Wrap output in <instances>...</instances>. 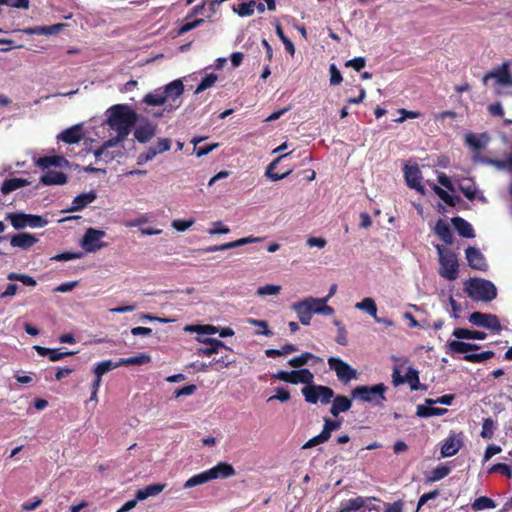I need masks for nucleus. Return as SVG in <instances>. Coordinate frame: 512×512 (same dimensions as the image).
<instances>
[{
	"instance_id": "nucleus-40",
	"label": "nucleus",
	"mask_w": 512,
	"mask_h": 512,
	"mask_svg": "<svg viewBox=\"0 0 512 512\" xmlns=\"http://www.w3.org/2000/svg\"><path fill=\"white\" fill-rule=\"evenodd\" d=\"M355 308L365 311L373 318H376L377 306L375 301L370 297H366L361 302H358L355 305Z\"/></svg>"
},
{
	"instance_id": "nucleus-49",
	"label": "nucleus",
	"mask_w": 512,
	"mask_h": 512,
	"mask_svg": "<svg viewBox=\"0 0 512 512\" xmlns=\"http://www.w3.org/2000/svg\"><path fill=\"white\" fill-rule=\"evenodd\" d=\"M217 79H218V77L214 73L205 75V77H203L201 82L198 84V86L195 90V94H199L202 91L212 87L215 84V82L217 81Z\"/></svg>"
},
{
	"instance_id": "nucleus-28",
	"label": "nucleus",
	"mask_w": 512,
	"mask_h": 512,
	"mask_svg": "<svg viewBox=\"0 0 512 512\" xmlns=\"http://www.w3.org/2000/svg\"><path fill=\"white\" fill-rule=\"evenodd\" d=\"M452 335L457 339H475V340H484L486 338V333L478 330H469L466 328H455Z\"/></svg>"
},
{
	"instance_id": "nucleus-5",
	"label": "nucleus",
	"mask_w": 512,
	"mask_h": 512,
	"mask_svg": "<svg viewBox=\"0 0 512 512\" xmlns=\"http://www.w3.org/2000/svg\"><path fill=\"white\" fill-rule=\"evenodd\" d=\"M387 387L383 383L374 386H357L352 392V398L359 399L363 402L375 403L376 405L382 404L386 401L385 392Z\"/></svg>"
},
{
	"instance_id": "nucleus-48",
	"label": "nucleus",
	"mask_w": 512,
	"mask_h": 512,
	"mask_svg": "<svg viewBox=\"0 0 512 512\" xmlns=\"http://www.w3.org/2000/svg\"><path fill=\"white\" fill-rule=\"evenodd\" d=\"M247 323L259 327L260 330L256 332L257 335H264L268 337L273 335V332L269 329L268 323L265 320L249 318L247 319Z\"/></svg>"
},
{
	"instance_id": "nucleus-32",
	"label": "nucleus",
	"mask_w": 512,
	"mask_h": 512,
	"mask_svg": "<svg viewBox=\"0 0 512 512\" xmlns=\"http://www.w3.org/2000/svg\"><path fill=\"white\" fill-rule=\"evenodd\" d=\"M154 135L155 127L152 125L139 126L134 131V136L140 143L148 142Z\"/></svg>"
},
{
	"instance_id": "nucleus-34",
	"label": "nucleus",
	"mask_w": 512,
	"mask_h": 512,
	"mask_svg": "<svg viewBox=\"0 0 512 512\" xmlns=\"http://www.w3.org/2000/svg\"><path fill=\"white\" fill-rule=\"evenodd\" d=\"M446 412H447L446 408L418 405L416 415L418 417L427 418V417H432V416H442Z\"/></svg>"
},
{
	"instance_id": "nucleus-44",
	"label": "nucleus",
	"mask_w": 512,
	"mask_h": 512,
	"mask_svg": "<svg viewBox=\"0 0 512 512\" xmlns=\"http://www.w3.org/2000/svg\"><path fill=\"white\" fill-rule=\"evenodd\" d=\"M117 363H113L111 360H105L102 362L97 363V365L94 368V374L98 377H101L106 374L107 372L119 367Z\"/></svg>"
},
{
	"instance_id": "nucleus-64",
	"label": "nucleus",
	"mask_w": 512,
	"mask_h": 512,
	"mask_svg": "<svg viewBox=\"0 0 512 512\" xmlns=\"http://www.w3.org/2000/svg\"><path fill=\"white\" fill-rule=\"evenodd\" d=\"M290 397H291L290 392L287 389L279 387L276 389V394L274 396H271L268 398V402L273 401V400L287 402L290 400Z\"/></svg>"
},
{
	"instance_id": "nucleus-21",
	"label": "nucleus",
	"mask_w": 512,
	"mask_h": 512,
	"mask_svg": "<svg viewBox=\"0 0 512 512\" xmlns=\"http://www.w3.org/2000/svg\"><path fill=\"white\" fill-rule=\"evenodd\" d=\"M493 77L497 80L498 83L503 85H511L512 84V75L509 71V66L507 63H504L500 70L496 72H489L484 76V82L487 81L488 78Z\"/></svg>"
},
{
	"instance_id": "nucleus-15",
	"label": "nucleus",
	"mask_w": 512,
	"mask_h": 512,
	"mask_svg": "<svg viewBox=\"0 0 512 512\" xmlns=\"http://www.w3.org/2000/svg\"><path fill=\"white\" fill-rule=\"evenodd\" d=\"M162 91L165 93L166 100L171 99L173 103L178 102L175 105H170V110L180 105V101H178V99L184 91V85L180 79L172 81Z\"/></svg>"
},
{
	"instance_id": "nucleus-11",
	"label": "nucleus",
	"mask_w": 512,
	"mask_h": 512,
	"mask_svg": "<svg viewBox=\"0 0 512 512\" xmlns=\"http://www.w3.org/2000/svg\"><path fill=\"white\" fill-rule=\"evenodd\" d=\"M312 300H314L313 297H308L293 303L291 306V309L297 314L299 321L306 326L310 325L315 309V303Z\"/></svg>"
},
{
	"instance_id": "nucleus-7",
	"label": "nucleus",
	"mask_w": 512,
	"mask_h": 512,
	"mask_svg": "<svg viewBox=\"0 0 512 512\" xmlns=\"http://www.w3.org/2000/svg\"><path fill=\"white\" fill-rule=\"evenodd\" d=\"M272 378L291 384H312L314 375L308 369H299L291 372L281 370L274 374Z\"/></svg>"
},
{
	"instance_id": "nucleus-8",
	"label": "nucleus",
	"mask_w": 512,
	"mask_h": 512,
	"mask_svg": "<svg viewBox=\"0 0 512 512\" xmlns=\"http://www.w3.org/2000/svg\"><path fill=\"white\" fill-rule=\"evenodd\" d=\"M328 365L335 371L338 379L343 383H348L357 377V372L348 363L338 357H329Z\"/></svg>"
},
{
	"instance_id": "nucleus-31",
	"label": "nucleus",
	"mask_w": 512,
	"mask_h": 512,
	"mask_svg": "<svg viewBox=\"0 0 512 512\" xmlns=\"http://www.w3.org/2000/svg\"><path fill=\"white\" fill-rule=\"evenodd\" d=\"M151 361V357L149 354L140 353L136 356L121 358L118 361V365L120 366H131V365H144Z\"/></svg>"
},
{
	"instance_id": "nucleus-3",
	"label": "nucleus",
	"mask_w": 512,
	"mask_h": 512,
	"mask_svg": "<svg viewBox=\"0 0 512 512\" xmlns=\"http://www.w3.org/2000/svg\"><path fill=\"white\" fill-rule=\"evenodd\" d=\"M439 256V275L449 281H454L458 277L459 263L455 253L442 245H436Z\"/></svg>"
},
{
	"instance_id": "nucleus-43",
	"label": "nucleus",
	"mask_w": 512,
	"mask_h": 512,
	"mask_svg": "<svg viewBox=\"0 0 512 512\" xmlns=\"http://www.w3.org/2000/svg\"><path fill=\"white\" fill-rule=\"evenodd\" d=\"M496 507L495 502L486 496H481L475 499L472 504V509L475 511H481L485 509H493Z\"/></svg>"
},
{
	"instance_id": "nucleus-24",
	"label": "nucleus",
	"mask_w": 512,
	"mask_h": 512,
	"mask_svg": "<svg viewBox=\"0 0 512 512\" xmlns=\"http://www.w3.org/2000/svg\"><path fill=\"white\" fill-rule=\"evenodd\" d=\"M352 406V401L344 396V395H337L334 397V400L332 402V406L330 408V413L337 417L340 413L348 411Z\"/></svg>"
},
{
	"instance_id": "nucleus-1",
	"label": "nucleus",
	"mask_w": 512,
	"mask_h": 512,
	"mask_svg": "<svg viewBox=\"0 0 512 512\" xmlns=\"http://www.w3.org/2000/svg\"><path fill=\"white\" fill-rule=\"evenodd\" d=\"M109 111L107 123L111 129L120 133L121 136H128L136 122V113L129 106L123 104L114 105Z\"/></svg>"
},
{
	"instance_id": "nucleus-9",
	"label": "nucleus",
	"mask_w": 512,
	"mask_h": 512,
	"mask_svg": "<svg viewBox=\"0 0 512 512\" xmlns=\"http://www.w3.org/2000/svg\"><path fill=\"white\" fill-rule=\"evenodd\" d=\"M105 236V232L94 228H88L81 240V246L86 252H96L103 247H106V243L100 240Z\"/></svg>"
},
{
	"instance_id": "nucleus-13",
	"label": "nucleus",
	"mask_w": 512,
	"mask_h": 512,
	"mask_svg": "<svg viewBox=\"0 0 512 512\" xmlns=\"http://www.w3.org/2000/svg\"><path fill=\"white\" fill-rule=\"evenodd\" d=\"M404 177L408 187L424 194V186L421 184V171L417 166H406L404 169Z\"/></svg>"
},
{
	"instance_id": "nucleus-41",
	"label": "nucleus",
	"mask_w": 512,
	"mask_h": 512,
	"mask_svg": "<svg viewBox=\"0 0 512 512\" xmlns=\"http://www.w3.org/2000/svg\"><path fill=\"white\" fill-rule=\"evenodd\" d=\"M209 481H211V480H210V477H209L208 472L206 470V471H203V472H201L199 474H195L192 477H190L184 483V488H186V489L192 488V487H195V486L207 483Z\"/></svg>"
},
{
	"instance_id": "nucleus-57",
	"label": "nucleus",
	"mask_w": 512,
	"mask_h": 512,
	"mask_svg": "<svg viewBox=\"0 0 512 512\" xmlns=\"http://www.w3.org/2000/svg\"><path fill=\"white\" fill-rule=\"evenodd\" d=\"M203 22V19H195L193 21H188L187 19H185L182 22L181 26L179 27L178 35H183L189 32L190 30L200 26Z\"/></svg>"
},
{
	"instance_id": "nucleus-22",
	"label": "nucleus",
	"mask_w": 512,
	"mask_h": 512,
	"mask_svg": "<svg viewBox=\"0 0 512 512\" xmlns=\"http://www.w3.org/2000/svg\"><path fill=\"white\" fill-rule=\"evenodd\" d=\"M33 348L40 356H48L49 360L53 362L59 361L66 356L74 354L72 351L60 352V349H51L39 345H35Z\"/></svg>"
},
{
	"instance_id": "nucleus-42",
	"label": "nucleus",
	"mask_w": 512,
	"mask_h": 512,
	"mask_svg": "<svg viewBox=\"0 0 512 512\" xmlns=\"http://www.w3.org/2000/svg\"><path fill=\"white\" fill-rule=\"evenodd\" d=\"M307 386L302 389V394L305 401L311 404H316L319 401V385L306 384Z\"/></svg>"
},
{
	"instance_id": "nucleus-36",
	"label": "nucleus",
	"mask_w": 512,
	"mask_h": 512,
	"mask_svg": "<svg viewBox=\"0 0 512 512\" xmlns=\"http://www.w3.org/2000/svg\"><path fill=\"white\" fill-rule=\"evenodd\" d=\"M143 101L148 105L158 106L164 104L167 100L165 98V93H163L161 89H157L145 95Z\"/></svg>"
},
{
	"instance_id": "nucleus-61",
	"label": "nucleus",
	"mask_w": 512,
	"mask_h": 512,
	"mask_svg": "<svg viewBox=\"0 0 512 512\" xmlns=\"http://www.w3.org/2000/svg\"><path fill=\"white\" fill-rule=\"evenodd\" d=\"M489 472H491V473L499 472V473H501L502 475H504V476H506L508 478H512V468L509 465L504 464V463L494 464L489 469Z\"/></svg>"
},
{
	"instance_id": "nucleus-63",
	"label": "nucleus",
	"mask_w": 512,
	"mask_h": 512,
	"mask_svg": "<svg viewBox=\"0 0 512 512\" xmlns=\"http://www.w3.org/2000/svg\"><path fill=\"white\" fill-rule=\"evenodd\" d=\"M326 441H328V438L325 436V434L323 433V431H321L320 434L314 436L313 438L309 439L303 446L302 448L303 449H309V448H312L314 446H317L319 444H322V443H325Z\"/></svg>"
},
{
	"instance_id": "nucleus-26",
	"label": "nucleus",
	"mask_w": 512,
	"mask_h": 512,
	"mask_svg": "<svg viewBox=\"0 0 512 512\" xmlns=\"http://www.w3.org/2000/svg\"><path fill=\"white\" fill-rule=\"evenodd\" d=\"M165 486L164 483H155L139 489L136 492V500L143 501L148 497L156 496L164 490Z\"/></svg>"
},
{
	"instance_id": "nucleus-19",
	"label": "nucleus",
	"mask_w": 512,
	"mask_h": 512,
	"mask_svg": "<svg viewBox=\"0 0 512 512\" xmlns=\"http://www.w3.org/2000/svg\"><path fill=\"white\" fill-rule=\"evenodd\" d=\"M82 136V126L74 125L62 131L58 139L67 144H74L78 143L82 139Z\"/></svg>"
},
{
	"instance_id": "nucleus-54",
	"label": "nucleus",
	"mask_w": 512,
	"mask_h": 512,
	"mask_svg": "<svg viewBox=\"0 0 512 512\" xmlns=\"http://www.w3.org/2000/svg\"><path fill=\"white\" fill-rule=\"evenodd\" d=\"M342 422L340 420H331L329 418L324 419L323 433L328 438L331 437V433L335 430H338L341 427Z\"/></svg>"
},
{
	"instance_id": "nucleus-20",
	"label": "nucleus",
	"mask_w": 512,
	"mask_h": 512,
	"mask_svg": "<svg viewBox=\"0 0 512 512\" xmlns=\"http://www.w3.org/2000/svg\"><path fill=\"white\" fill-rule=\"evenodd\" d=\"M451 223L454 228L457 230L458 234L465 238H473L475 237L474 229L472 225L461 217H453L451 219Z\"/></svg>"
},
{
	"instance_id": "nucleus-17",
	"label": "nucleus",
	"mask_w": 512,
	"mask_h": 512,
	"mask_svg": "<svg viewBox=\"0 0 512 512\" xmlns=\"http://www.w3.org/2000/svg\"><path fill=\"white\" fill-rule=\"evenodd\" d=\"M37 242H38V239L35 235L26 233V232L14 234L10 238V244L12 247H18L23 250L30 249Z\"/></svg>"
},
{
	"instance_id": "nucleus-39",
	"label": "nucleus",
	"mask_w": 512,
	"mask_h": 512,
	"mask_svg": "<svg viewBox=\"0 0 512 512\" xmlns=\"http://www.w3.org/2000/svg\"><path fill=\"white\" fill-rule=\"evenodd\" d=\"M312 301L315 303L314 313L322 315L334 314V308L326 304L328 301V297L314 298V300Z\"/></svg>"
},
{
	"instance_id": "nucleus-60",
	"label": "nucleus",
	"mask_w": 512,
	"mask_h": 512,
	"mask_svg": "<svg viewBox=\"0 0 512 512\" xmlns=\"http://www.w3.org/2000/svg\"><path fill=\"white\" fill-rule=\"evenodd\" d=\"M194 223L195 220L193 218H190L188 220L176 219L173 220L172 227L179 232H184L187 229H189Z\"/></svg>"
},
{
	"instance_id": "nucleus-46",
	"label": "nucleus",
	"mask_w": 512,
	"mask_h": 512,
	"mask_svg": "<svg viewBox=\"0 0 512 512\" xmlns=\"http://www.w3.org/2000/svg\"><path fill=\"white\" fill-rule=\"evenodd\" d=\"M256 6V1L251 0L249 2H243L238 5L237 9H234V11L240 16V17H248L253 15L254 10Z\"/></svg>"
},
{
	"instance_id": "nucleus-29",
	"label": "nucleus",
	"mask_w": 512,
	"mask_h": 512,
	"mask_svg": "<svg viewBox=\"0 0 512 512\" xmlns=\"http://www.w3.org/2000/svg\"><path fill=\"white\" fill-rule=\"evenodd\" d=\"M29 184H30V182L27 179H23V178L6 179L1 186V192L3 195H7L19 188L27 186Z\"/></svg>"
},
{
	"instance_id": "nucleus-56",
	"label": "nucleus",
	"mask_w": 512,
	"mask_h": 512,
	"mask_svg": "<svg viewBox=\"0 0 512 512\" xmlns=\"http://www.w3.org/2000/svg\"><path fill=\"white\" fill-rule=\"evenodd\" d=\"M484 327L496 333H499L502 330L499 318L494 314H487V320Z\"/></svg>"
},
{
	"instance_id": "nucleus-59",
	"label": "nucleus",
	"mask_w": 512,
	"mask_h": 512,
	"mask_svg": "<svg viewBox=\"0 0 512 512\" xmlns=\"http://www.w3.org/2000/svg\"><path fill=\"white\" fill-rule=\"evenodd\" d=\"M469 322L478 327H484L487 320V314L482 312H473L469 315Z\"/></svg>"
},
{
	"instance_id": "nucleus-45",
	"label": "nucleus",
	"mask_w": 512,
	"mask_h": 512,
	"mask_svg": "<svg viewBox=\"0 0 512 512\" xmlns=\"http://www.w3.org/2000/svg\"><path fill=\"white\" fill-rule=\"evenodd\" d=\"M7 279L10 281H19L26 286H36V280L27 274H19L16 272H11L7 275Z\"/></svg>"
},
{
	"instance_id": "nucleus-53",
	"label": "nucleus",
	"mask_w": 512,
	"mask_h": 512,
	"mask_svg": "<svg viewBox=\"0 0 512 512\" xmlns=\"http://www.w3.org/2000/svg\"><path fill=\"white\" fill-rule=\"evenodd\" d=\"M186 330L189 332H196L198 334L211 335L215 334L218 330L213 325H191L187 326Z\"/></svg>"
},
{
	"instance_id": "nucleus-50",
	"label": "nucleus",
	"mask_w": 512,
	"mask_h": 512,
	"mask_svg": "<svg viewBox=\"0 0 512 512\" xmlns=\"http://www.w3.org/2000/svg\"><path fill=\"white\" fill-rule=\"evenodd\" d=\"M333 324L337 327V336H336L335 341L339 345L346 346L348 343V340H347V330H346L344 324L342 323V321L337 320V319H335L333 321Z\"/></svg>"
},
{
	"instance_id": "nucleus-10",
	"label": "nucleus",
	"mask_w": 512,
	"mask_h": 512,
	"mask_svg": "<svg viewBox=\"0 0 512 512\" xmlns=\"http://www.w3.org/2000/svg\"><path fill=\"white\" fill-rule=\"evenodd\" d=\"M196 339L203 344V346L198 347L195 351V354L198 356L210 357L214 354H217L220 349H225L229 352L232 351V349L228 347L223 341L216 338H202L198 336Z\"/></svg>"
},
{
	"instance_id": "nucleus-52",
	"label": "nucleus",
	"mask_w": 512,
	"mask_h": 512,
	"mask_svg": "<svg viewBox=\"0 0 512 512\" xmlns=\"http://www.w3.org/2000/svg\"><path fill=\"white\" fill-rule=\"evenodd\" d=\"M495 423L492 418H485L482 424L481 437L484 439H491L494 435Z\"/></svg>"
},
{
	"instance_id": "nucleus-30",
	"label": "nucleus",
	"mask_w": 512,
	"mask_h": 512,
	"mask_svg": "<svg viewBox=\"0 0 512 512\" xmlns=\"http://www.w3.org/2000/svg\"><path fill=\"white\" fill-rule=\"evenodd\" d=\"M404 383L410 385L411 390H426L427 386L420 383L419 372L413 367H409L404 375Z\"/></svg>"
},
{
	"instance_id": "nucleus-38",
	"label": "nucleus",
	"mask_w": 512,
	"mask_h": 512,
	"mask_svg": "<svg viewBox=\"0 0 512 512\" xmlns=\"http://www.w3.org/2000/svg\"><path fill=\"white\" fill-rule=\"evenodd\" d=\"M63 161L62 156H43L37 160L36 164L41 169H48L52 166H60Z\"/></svg>"
},
{
	"instance_id": "nucleus-58",
	"label": "nucleus",
	"mask_w": 512,
	"mask_h": 512,
	"mask_svg": "<svg viewBox=\"0 0 512 512\" xmlns=\"http://www.w3.org/2000/svg\"><path fill=\"white\" fill-rule=\"evenodd\" d=\"M317 389L319 390V400L322 404H328L334 397L333 389L328 386L319 385Z\"/></svg>"
},
{
	"instance_id": "nucleus-35",
	"label": "nucleus",
	"mask_w": 512,
	"mask_h": 512,
	"mask_svg": "<svg viewBox=\"0 0 512 512\" xmlns=\"http://www.w3.org/2000/svg\"><path fill=\"white\" fill-rule=\"evenodd\" d=\"M291 153H286V154H283V155H280L279 157H277L275 160H273L267 167L266 169V176L271 179L272 181H278V180H281L283 178H285L289 172H285V173H282V174H278V173H274L273 172V169H275V167L277 166V164L284 158H286L287 156H289Z\"/></svg>"
},
{
	"instance_id": "nucleus-16",
	"label": "nucleus",
	"mask_w": 512,
	"mask_h": 512,
	"mask_svg": "<svg viewBox=\"0 0 512 512\" xmlns=\"http://www.w3.org/2000/svg\"><path fill=\"white\" fill-rule=\"evenodd\" d=\"M210 480L226 479L236 474L234 467L227 462H219L207 470Z\"/></svg>"
},
{
	"instance_id": "nucleus-27",
	"label": "nucleus",
	"mask_w": 512,
	"mask_h": 512,
	"mask_svg": "<svg viewBox=\"0 0 512 512\" xmlns=\"http://www.w3.org/2000/svg\"><path fill=\"white\" fill-rule=\"evenodd\" d=\"M462 446V442L453 436H450L445 440L441 448V454L443 457H451L458 453Z\"/></svg>"
},
{
	"instance_id": "nucleus-6",
	"label": "nucleus",
	"mask_w": 512,
	"mask_h": 512,
	"mask_svg": "<svg viewBox=\"0 0 512 512\" xmlns=\"http://www.w3.org/2000/svg\"><path fill=\"white\" fill-rule=\"evenodd\" d=\"M6 220L10 221L11 225L16 230H21L26 227L38 228L44 227L48 224L47 219L39 215L26 214L23 212L9 213L6 216Z\"/></svg>"
},
{
	"instance_id": "nucleus-55",
	"label": "nucleus",
	"mask_w": 512,
	"mask_h": 512,
	"mask_svg": "<svg viewBox=\"0 0 512 512\" xmlns=\"http://www.w3.org/2000/svg\"><path fill=\"white\" fill-rule=\"evenodd\" d=\"M435 194L443 200L447 205L454 207L456 205V198L443 190L441 187L435 185L433 187Z\"/></svg>"
},
{
	"instance_id": "nucleus-37",
	"label": "nucleus",
	"mask_w": 512,
	"mask_h": 512,
	"mask_svg": "<svg viewBox=\"0 0 512 512\" xmlns=\"http://www.w3.org/2000/svg\"><path fill=\"white\" fill-rule=\"evenodd\" d=\"M204 139L205 138H203V137H194L191 140V143L194 145V151H195L197 157L205 156L218 147V143H213V144H209L206 146L197 147V145L200 142H202Z\"/></svg>"
},
{
	"instance_id": "nucleus-4",
	"label": "nucleus",
	"mask_w": 512,
	"mask_h": 512,
	"mask_svg": "<svg viewBox=\"0 0 512 512\" xmlns=\"http://www.w3.org/2000/svg\"><path fill=\"white\" fill-rule=\"evenodd\" d=\"M449 351L453 353H465L463 359L471 363H482L494 357L495 353L491 350L483 351L481 353L467 354L469 351H475L480 348L478 344L463 342V341H451L448 343Z\"/></svg>"
},
{
	"instance_id": "nucleus-33",
	"label": "nucleus",
	"mask_w": 512,
	"mask_h": 512,
	"mask_svg": "<svg viewBox=\"0 0 512 512\" xmlns=\"http://www.w3.org/2000/svg\"><path fill=\"white\" fill-rule=\"evenodd\" d=\"M310 360H314L315 362L321 361V359L318 356H315L310 352H304L299 356L291 358L288 361V365L294 368H300L306 365Z\"/></svg>"
},
{
	"instance_id": "nucleus-18",
	"label": "nucleus",
	"mask_w": 512,
	"mask_h": 512,
	"mask_svg": "<svg viewBox=\"0 0 512 512\" xmlns=\"http://www.w3.org/2000/svg\"><path fill=\"white\" fill-rule=\"evenodd\" d=\"M96 198L97 193L94 190H91L87 193H82L73 199L72 206L67 209V212L80 211L92 203Z\"/></svg>"
},
{
	"instance_id": "nucleus-51",
	"label": "nucleus",
	"mask_w": 512,
	"mask_h": 512,
	"mask_svg": "<svg viewBox=\"0 0 512 512\" xmlns=\"http://www.w3.org/2000/svg\"><path fill=\"white\" fill-rule=\"evenodd\" d=\"M450 473V468L445 465H438L433 471L431 472V476L427 479L428 482H436L444 477H446Z\"/></svg>"
},
{
	"instance_id": "nucleus-2",
	"label": "nucleus",
	"mask_w": 512,
	"mask_h": 512,
	"mask_svg": "<svg viewBox=\"0 0 512 512\" xmlns=\"http://www.w3.org/2000/svg\"><path fill=\"white\" fill-rule=\"evenodd\" d=\"M464 290L474 301L490 302L497 297L496 286L491 281L482 278L467 280Z\"/></svg>"
},
{
	"instance_id": "nucleus-47",
	"label": "nucleus",
	"mask_w": 512,
	"mask_h": 512,
	"mask_svg": "<svg viewBox=\"0 0 512 512\" xmlns=\"http://www.w3.org/2000/svg\"><path fill=\"white\" fill-rule=\"evenodd\" d=\"M365 501L362 497H356L348 500L345 504H342L339 512H351L362 508Z\"/></svg>"
},
{
	"instance_id": "nucleus-23",
	"label": "nucleus",
	"mask_w": 512,
	"mask_h": 512,
	"mask_svg": "<svg viewBox=\"0 0 512 512\" xmlns=\"http://www.w3.org/2000/svg\"><path fill=\"white\" fill-rule=\"evenodd\" d=\"M40 181L44 185H63L68 181V177L65 173L60 171H48L42 175Z\"/></svg>"
},
{
	"instance_id": "nucleus-62",
	"label": "nucleus",
	"mask_w": 512,
	"mask_h": 512,
	"mask_svg": "<svg viewBox=\"0 0 512 512\" xmlns=\"http://www.w3.org/2000/svg\"><path fill=\"white\" fill-rule=\"evenodd\" d=\"M329 73H330V85L335 86L339 85L342 81V75L339 69L335 64H331L329 67Z\"/></svg>"
},
{
	"instance_id": "nucleus-12",
	"label": "nucleus",
	"mask_w": 512,
	"mask_h": 512,
	"mask_svg": "<svg viewBox=\"0 0 512 512\" xmlns=\"http://www.w3.org/2000/svg\"><path fill=\"white\" fill-rule=\"evenodd\" d=\"M260 241H262L261 237L248 236V237L237 239L232 242H227V243L220 244V245L208 246L206 248L199 249V251L202 253L223 251V250L237 248V247H240V246H243L246 244L256 243V242H260Z\"/></svg>"
},
{
	"instance_id": "nucleus-25",
	"label": "nucleus",
	"mask_w": 512,
	"mask_h": 512,
	"mask_svg": "<svg viewBox=\"0 0 512 512\" xmlns=\"http://www.w3.org/2000/svg\"><path fill=\"white\" fill-rule=\"evenodd\" d=\"M434 232L445 244L451 245L453 243V233L443 219H439L436 222Z\"/></svg>"
},
{
	"instance_id": "nucleus-14",
	"label": "nucleus",
	"mask_w": 512,
	"mask_h": 512,
	"mask_svg": "<svg viewBox=\"0 0 512 512\" xmlns=\"http://www.w3.org/2000/svg\"><path fill=\"white\" fill-rule=\"evenodd\" d=\"M466 259L468 261V265L474 270L485 271L487 269V263L484 255L481 251L475 247H468L465 250Z\"/></svg>"
}]
</instances>
